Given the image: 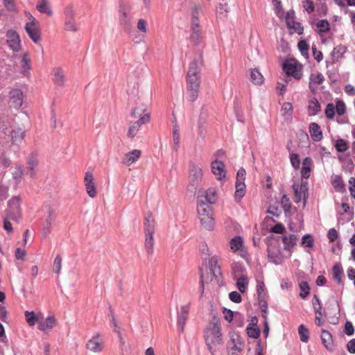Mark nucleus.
I'll return each mask as SVG.
<instances>
[{
	"label": "nucleus",
	"mask_w": 355,
	"mask_h": 355,
	"mask_svg": "<svg viewBox=\"0 0 355 355\" xmlns=\"http://www.w3.org/2000/svg\"><path fill=\"white\" fill-rule=\"evenodd\" d=\"M197 211L201 225L208 230H211L214 225L213 210L202 198L197 200Z\"/></svg>",
	"instance_id": "obj_1"
},
{
	"label": "nucleus",
	"mask_w": 355,
	"mask_h": 355,
	"mask_svg": "<svg viewBox=\"0 0 355 355\" xmlns=\"http://www.w3.org/2000/svg\"><path fill=\"white\" fill-rule=\"evenodd\" d=\"M202 65V55L193 60L189 64L187 72V87H200V67Z\"/></svg>",
	"instance_id": "obj_2"
},
{
	"label": "nucleus",
	"mask_w": 355,
	"mask_h": 355,
	"mask_svg": "<svg viewBox=\"0 0 355 355\" xmlns=\"http://www.w3.org/2000/svg\"><path fill=\"white\" fill-rule=\"evenodd\" d=\"M220 327L218 323H214L210 325L206 334V343L209 350L212 355H214V348L220 345L222 343Z\"/></svg>",
	"instance_id": "obj_3"
},
{
	"label": "nucleus",
	"mask_w": 355,
	"mask_h": 355,
	"mask_svg": "<svg viewBox=\"0 0 355 355\" xmlns=\"http://www.w3.org/2000/svg\"><path fill=\"white\" fill-rule=\"evenodd\" d=\"M207 268L210 270V274L211 275V278L209 279V278L206 279L202 272H200V287L202 288V293H203L204 291V283H208L209 281H212L213 277H214L217 282L219 281V277L221 276L222 273L220 271V268L218 264V259L216 257H212L210 259H209V261L207 263Z\"/></svg>",
	"instance_id": "obj_4"
},
{
	"label": "nucleus",
	"mask_w": 355,
	"mask_h": 355,
	"mask_svg": "<svg viewBox=\"0 0 355 355\" xmlns=\"http://www.w3.org/2000/svg\"><path fill=\"white\" fill-rule=\"evenodd\" d=\"M189 184L188 190L195 193L202 177V171L200 167L194 164H190Z\"/></svg>",
	"instance_id": "obj_5"
},
{
	"label": "nucleus",
	"mask_w": 355,
	"mask_h": 355,
	"mask_svg": "<svg viewBox=\"0 0 355 355\" xmlns=\"http://www.w3.org/2000/svg\"><path fill=\"white\" fill-rule=\"evenodd\" d=\"M20 198L19 196H15L8 202L6 209L7 216L13 220L19 221L21 217Z\"/></svg>",
	"instance_id": "obj_6"
},
{
	"label": "nucleus",
	"mask_w": 355,
	"mask_h": 355,
	"mask_svg": "<svg viewBox=\"0 0 355 355\" xmlns=\"http://www.w3.org/2000/svg\"><path fill=\"white\" fill-rule=\"evenodd\" d=\"M245 170L243 168H240L237 172L236 181V191L234 198L236 202H239L245 193Z\"/></svg>",
	"instance_id": "obj_7"
},
{
	"label": "nucleus",
	"mask_w": 355,
	"mask_h": 355,
	"mask_svg": "<svg viewBox=\"0 0 355 355\" xmlns=\"http://www.w3.org/2000/svg\"><path fill=\"white\" fill-rule=\"evenodd\" d=\"M131 8L129 6L121 3L119 6V23L123 26L125 31L128 32L132 26Z\"/></svg>",
	"instance_id": "obj_8"
},
{
	"label": "nucleus",
	"mask_w": 355,
	"mask_h": 355,
	"mask_svg": "<svg viewBox=\"0 0 355 355\" xmlns=\"http://www.w3.org/2000/svg\"><path fill=\"white\" fill-rule=\"evenodd\" d=\"M268 257L270 261L275 265L282 264L283 262V257L279 249V246L275 243L273 241H270L268 243Z\"/></svg>",
	"instance_id": "obj_9"
},
{
	"label": "nucleus",
	"mask_w": 355,
	"mask_h": 355,
	"mask_svg": "<svg viewBox=\"0 0 355 355\" xmlns=\"http://www.w3.org/2000/svg\"><path fill=\"white\" fill-rule=\"evenodd\" d=\"M189 304L182 306L180 311L178 310L177 325L180 333L184 331L186 321L188 319Z\"/></svg>",
	"instance_id": "obj_10"
},
{
	"label": "nucleus",
	"mask_w": 355,
	"mask_h": 355,
	"mask_svg": "<svg viewBox=\"0 0 355 355\" xmlns=\"http://www.w3.org/2000/svg\"><path fill=\"white\" fill-rule=\"evenodd\" d=\"M7 43L9 47L15 52L20 49V39L17 33L14 30H8L6 33Z\"/></svg>",
	"instance_id": "obj_11"
},
{
	"label": "nucleus",
	"mask_w": 355,
	"mask_h": 355,
	"mask_svg": "<svg viewBox=\"0 0 355 355\" xmlns=\"http://www.w3.org/2000/svg\"><path fill=\"white\" fill-rule=\"evenodd\" d=\"M46 207H47V216L46 218L45 221L43 223V229H42V233L45 236H46L49 234L51 233V226L56 218L55 211L54 209H51L49 206H46Z\"/></svg>",
	"instance_id": "obj_12"
},
{
	"label": "nucleus",
	"mask_w": 355,
	"mask_h": 355,
	"mask_svg": "<svg viewBox=\"0 0 355 355\" xmlns=\"http://www.w3.org/2000/svg\"><path fill=\"white\" fill-rule=\"evenodd\" d=\"M211 172L218 180L225 178V164L223 162L216 159L211 164Z\"/></svg>",
	"instance_id": "obj_13"
},
{
	"label": "nucleus",
	"mask_w": 355,
	"mask_h": 355,
	"mask_svg": "<svg viewBox=\"0 0 355 355\" xmlns=\"http://www.w3.org/2000/svg\"><path fill=\"white\" fill-rule=\"evenodd\" d=\"M147 123L148 116L142 117V119H139L135 122L130 123L128 127L127 136L130 139L134 138L139 132L141 125Z\"/></svg>",
	"instance_id": "obj_14"
},
{
	"label": "nucleus",
	"mask_w": 355,
	"mask_h": 355,
	"mask_svg": "<svg viewBox=\"0 0 355 355\" xmlns=\"http://www.w3.org/2000/svg\"><path fill=\"white\" fill-rule=\"evenodd\" d=\"M10 99L11 105L15 108H19L23 103V93L19 89H12L10 93Z\"/></svg>",
	"instance_id": "obj_15"
},
{
	"label": "nucleus",
	"mask_w": 355,
	"mask_h": 355,
	"mask_svg": "<svg viewBox=\"0 0 355 355\" xmlns=\"http://www.w3.org/2000/svg\"><path fill=\"white\" fill-rule=\"evenodd\" d=\"M284 71L287 76H292L297 79L300 78L297 70V64L294 61L286 60L283 63L282 66Z\"/></svg>",
	"instance_id": "obj_16"
},
{
	"label": "nucleus",
	"mask_w": 355,
	"mask_h": 355,
	"mask_svg": "<svg viewBox=\"0 0 355 355\" xmlns=\"http://www.w3.org/2000/svg\"><path fill=\"white\" fill-rule=\"evenodd\" d=\"M141 155L139 150L135 149L126 153L122 159V163L126 166H130L135 163Z\"/></svg>",
	"instance_id": "obj_17"
},
{
	"label": "nucleus",
	"mask_w": 355,
	"mask_h": 355,
	"mask_svg": "<svg viewBox=\"0 0 355 355\" xmlns=\"http://www.w3.org/2000/svg\"><path fill=\"white\" fill-rule=\"evenodd\" d=\"M56 324V319L53 315L48 316L45 320L41 316L39 321L38 329L42 331L51 329Z\"/></svg>",
	"instance_id": "obj_18"
},
{
	"label": "nucleus",
	"mask_w": 355,
	"mask_h": 355,
	"mask_svg": "<svg viewBox=\"0 0 355 355\" xmlns=\"http://www.w3.org/2000/svg\"><path fill=\"white\" fill-rule=\"evenodd\" d=\"M98 336L93 337L87 342L86 345L87 349L93 352H100L103 351L104 348L103 341H99L98 340Z\"/></svg>",
	"instance_id": "obj_19"
},
{
	"label": "nucleus",
	"mask_w": 355,
	"mask_h": 355,
	"mask_svg": "<svg viewBox=\"0 0 355 355\" xmlns=\"http://www.w3.org/2000/svg\"><path fill=\"white\" fill-rule=\"evenodd\" d=\"M155 221L151 213H147L144 218V232L145 234H154Z\"/></svg>",
	"instance_id": "obj_20"
},
{
	"label": "nucleus",
	"mask_w": 355,
	"mask_h": 355,
	"mask_svg": "<svg viewBox=\"0 0 355 355\" xmlns=\"http://www.w3.org/2000/svg\"><path fill=\"white\" fill-rule=\"evenodd\" d=\"M53 81L54 84L59 87H64L65 83V77L62 69L60 67H55L52 71Z\"/></svg>",
	"instance_id": "obj_21"
},
{
	"label": "nucleus",
	"mask_w": 355,
	"mask_h": 355,
	"mask_svg": "<svg viewBox=\"0 0 355 355\" xmlns=\"http://www.w3.org/2000/svg\"><path fill=\"white\" fill-rule=\"evenodd\" d=\"M311 24L316 27L315 31L320 35L327 33L330 28V24L326 19H317Z\"/></svg>",
	"instance_id": "obj_22"
},
{
	"label": "nucleus",
	"mask_w": 355,
	"mask_h": 355,
	"mask_svg": "<svg viewBox=\"0 0 355 355\" xmlns=\"http://www.w3.org/2000/svg\"><path fill=\"white\" fill-rule=\"evenodd\" d=\"M324 78L323 75L321 73L318 72L316 74L312 73L310 76V82H309V89L311 91L314 93L318 87V86L322 84L324 81Z\"/></svg>",
	"instance_id": "obj_23"
},
{
	"label": "nucleus",
	"mask_w": 355,
	"mask_h": 355,
	"mask_svg": "<svg viewBox=\"0 0 355 355\" xmlns=\"http://www.w3.org/2000/svg\"><path fill=\"white\" fill-rule=\"evenodd\" d=\"M133 119H142V117L148 116V123L150 121V113L146 110V106L141 105L137 106L130 113Z\"/></svg>",
	"instance_id": "obj_24"
},
{
	"label": "nucleus",
	"mask_w": 355,
	"mask_h": 355,
	"mask_svg": "<svg viewBox=\"0 0 355 355\" xmlns=\"http://www.w3.org/2000/svg\"><path fill=\"white\" fill-rule=\"evenodd\" d=\"M25 30L33 42L38 43L40 41L41 37L38 26H33L31 24L25 25Z\"/></svg>",
	"instance_id": "obj_25"
},
{
	"label": "nucleus",
	"mask_w": 355,
	"mask_h": 355,
	"mask_svg": "<svg viewBox=\"0 0 355 355\" xmlns=\"http://www.w3.org/2000/svg\"><path fill=\"white\" fill-rule=\"evenodd\" d=\"M309 132L314 141H320L322 139V132L320 127L316 123H311L309 125Z\"/></svg>",
	"instance_id": "obj_26"
},
{
	"label": "nucleus",
	"mask_w": 355,
	"mask_h": 355,
	"mask_svg": "<svg viewBox=\"0 0 355 355\" xmlns=\"http://www.w3.org/2000/svg\"><path fill=\"white\" fill-rule=\"evenodd\" d=\"M321 340L322 343L325 347V348L329 351L334 350V344L332 336L329 331L327 330L322 329L321 334Z\"/></svg>",
	"instance_id": "obj_27"
},
{
	"label": "nucleus",
	"mask_w": 355,
	"mask_h": 355,
	"mask_svg": "<svg viewBox=\"0 0 355 355\" xmlns=\"http://www.w3.org/2000/svg\"><path fill=\"white\" fill-rule=\"evenodd\" d=\"M282 240L284 243V249L287 251H291V248L296 245L298 238L297 235L292 234L289 236H282Z\"/></svg>",
	"instance_id": "obj_28"
},
{
	"label": "nucleus",
	"mask_w": 355,
	"mask_h": 355,
	"mask_svg": "<svg viewBox=\"0 0 355 355\" xmlns=\"http://www.w3.org/2000/svg\"><path fill=\"white\" fill-rule=\"evenodd\" d=\"M199 198H202L204 201L211 206L216 201V191L214 188H209L206 191L205 196H198V199Z\"/></svg>",
	"instance_id": "obj_29"
},
{
	"label": "nucleus",
	"mask_w": 355,
	"mask_h": 355,
	"mask_svg": "<svg viewBox=\"0 0 355 355\" xmlns=\"http://www.w3.org/2000/svg\"><path fill=\"white\" fill-rule=\"evenodd\" d=\"M293 112V107L291 103L286 102L282 105L281 114L286 121H291Z\"/></svg>",
	"instance_id": "obj_30"
},
{
	"label": "nucleus",
	"mask_w": 355,
	"mask_h": 355,
	"mask_svg": "<svg viewBox=\"0 0 355 355\" xmlns=\"http://www.w3.org/2000/svg\"><path fill=\"white\" fill-rule=\"evenodd\" d=\"M312 160L310 157H306L302 162L301 174L302 178H309L310 176Z\"/></svg>",
	"instance_id": "obj_31"
},
{
	"label": "nucleus",
	"mask_w": 355,
	"mask_h": 355,
	"mask_svg": "<svg viewBox=\"0 0 355 355\" xmlns=\"http://www.w3.org/2000/svg\"><path fill=\"white\" fill-rule=\"evenodd\" d=\"M205 122L202 117V114L199 116L198 125V141H204L206 136V127L205 125Z\"/></svg>",
	"instance_id": "obj_32"
},
{
	"label": "nucleus",
	"mask_w": 355,
	"mask_h": 355,
	"mask_svg": "<svg viewBox=\"0 0 355 355\" xmlns=\"http://www.w3.org/2000/svg\"><path fill=\"white\" fill-rule=\"evenodd\" d=\"M346 48L343 46H338L334 49L331 53V63L334 64L338 62V59L340 58L345 53Z\"/></svg>",
	"instance_id": "obj_33"
},
{
	"label": "nucleus",
	"mask_w": 355,
	"mask_h": 355,
	"mask_svg": "<svg viewBox=\"0 0 355 355\" xmlns=\"http://www.w3.org/2000/svg\"><path fill=\"white\" fill-rule=\"evenodd\" d=\"M26 320L29 326L33 327L36 322L39 323L41 318V315H35L34 311H26L24 313Z\"/></svg>",
	"instance_id": "obj_34"
},
{
	"label": "nucleus",
	"mask_w": 355,
	"mask_h": 355,
	"mask_svg": "<svg viewBox=\"0 0 355 355\" xmlns=\"http://www.w3.org/2000/svg\"><path fill=\"white\" fill-rule=\"evenodd\" d=\"M292 187L295 193V202L296 203H299L302 200H303V206L304 207L308 196L306 195L301 194V192L299 190V184L295 182Z\"/></svg>",
	"instance_id": "obj_35"
},
{
	"label": "nucleus",
	"mask_w": 355,
	"mask_h": 355,
	"mask_svg": "<svg viewBox=\"0 0 355 355\" xmlns=\"http://www.w3.org/2000/svg\"><path fill=\"white\" fill-rule=\"evenodd\" d=\"M37 9L39 12L45 13L49 16H51L53 14L47 0H40L37 4Z\"/></svg>",
	"instance_id": "obj_36"
},
{
	"label": "nucleus",
	"mask_w": 355,
	"mask_h": 355,
	"mask_svg": "<svg viewBox=\"0 0 355 355\" xmlns=\"http://www.w3.org/2000/svg\"><path fill=\"white\" fill-rule=\"evenodd\" d=\"M314 300H315V302H318V306H315V303L313 302V309L315 312V313L317 314L316 316H315V323L318 326H321L322 325V321H321V316H322V312H321V309H322V305L320 304V299L318 297L317 295H314Z\"/></svg>",
	"instance_id": "obj_37"
},
{
	"label": "nucleus",
	"mask_w": 355,
	"mask_h": 355,
	"mask_svg": "<svg viewBox=\"0 0 355 355\" xmlns=\"http://www.w3.org/2000/svg\"><path fill=\"white\" fill-rule=\"evenodd\" d=\"M154 234H145V249L148 255H152L153 253V246H154Z\"/></svg>",
	"instance_id": "obj_38"
},
{
	"label": "nucleus",
	"mask_w": 355,
	"mask_h": 355,
	"mask_svg": "<svg viewBox=\"0 0 355 355\" xmlns=\"http://www.w3.org/2000/svg\"><path fill=\"white\" fill-rule=\"evenodd\" d=\"M308 110L310 116L315 115L320 111V105L316 98H313L309 101Z\"/></svg>",
	"instance_id": "obj_39"
},
{
	"label": "nucleus",
	"mask_w": 355,
	"mask_h": 355,
	"mask_svg": "<svg viewBox=\"0 0 355 355\" xmlns=\"http://www.w3.org/2000/svg\"><path fill=\"white\" fill-rule=\"evenodd\" d=\"M24 132L21 129L12 130L11 132V140L13 145H17L21 143L24 139Z\"/></svg>",
	"instance_id": "obj_40"
},
{
	"label": "nucleus",
	"mask_w": 355,
	"mask_h": 355,
	"mask_svg": "<svg viewBox=\"0 0 355 355\" xmlns=\"http://www.w3.org/2000/svg\"><path fill=\"white\" fill-rule=\"evenodd\" d=\"M38 162L35 157L33 155L31 156L28 159L27 162V174H28L31 177H33L35 174V168L37 166Z\"/></svg>",
	"instance_id": "obj_41"
},
{
	"label": "nucleus",
	"mask_w": 355,
	"mask_h": 355,
	"mask_svg": "<svg viewBox=\"0 0 355 355\" xmlns=\"http://www.w3.org/2000/svg\"><path fill=\"white\" fill-rule=\"evenodd\" d=\"M236 286L241 293H245L248 284V279L245 275H241V277H236Z\"/></svg>",
	"instance_id": "obj_42"
},
{
	"label": "nucleus",
	"mask_w": 355,
	"mask_h": 355,
	"mask_svg": "<svg viewBox=\"0 0 355 355\" xmlns=\"http://www.w3.org/2000/svg\"><path fill=\"white\" fill-rule=\"evenodd\" d=\"M250 80L255 85H259L263 83V77L257 69H254L250 72Z\"/></svg>",
	"instance_id": "obj_43"
},
{
	"label": "nucleus",
	"mask_w": 355,
	"mask_h": 355,
	"mask_svg": "<svg viewBox=\"0 0 355 355\" xmlns=\"http://www.w3.org/2000/svg\"><path fill=\"white\" fill-rule=\"evenodd\" d=\"M332 185L337 191H343L345 190V184L340 175H335L332 178Z\"/></svg>",
	"instance_id": "obj_44"
},
{
	"label": "nucleus",
	"mask_w": 355,
	"mask_h": 355,
	"mask_svg": "<svg viewBox=\"0 0 355 355\" xmlns=\"http://www.w3.org/2000/svg\"><path fill=\"white\" fill-rule=\"evenodd\" d=\"M232 273L234 278L241 277V275H244L245 268L240 263H234L232 266Z\"/></svg>",
	"instance_id": "obj_45"
},
{
	"label": "nucleus",
	"mask_w": 355,
	"mask_h": 355,
	"mask_svg": "<svg viewBox=\"0 0 355 355\" xmlns=\"http://www.w3.org/2000/svg\"><path fill=\"white\" fill-rule=\"evenodd\" d=\"M298 333L300 335V340L306 343L309 338V332L307 328L304 324L300 325L298 328Z\"/></svg>",
	"instance_id": "obj_46"
},
{
	"label": "nucleus",
	"mask_w": 355,
	"mask_h": 355,
	"mask_svg": "<svg viewBox=\"0 0 355 355\" xmlns=\"http://www.w3.org/2000/svg\"><path fill=\"white\" fill-rule=\"evenodd\" d=\"M299 287L300 289V296L302 299H305L310 293V287L309 284L306 282H302L300 283Z\"/></svg>",
	"instance_id": "obj_47"
},
{
	"label": "nucleus",
	"mask_w": 355,
	"mask_h": 355,
	"mask_svg": "<svg viewBox=\"0 0 355 355\" xmlns=\"http://www.w3.org/2000/svg\"><path fill=\"white\" fill-rule=\"evenodd\" d=\"M287 26L290 29H293L297 34L301 35L303 33L304 28L300 23L292 20L286 24Z\"/></svg>",
	"instance_id": "obj_48"
},
{
	"label": "nucleus",
	"mask_w": 355,
	"mask_h": 355,
	"mask_svg": "<svg viewBox=\"0 0 355 355\" xmlns=\"http://www.w3.org/2000/svg\"><path fill=\"white\" fill-rule=\"evenodd\" d=\"M64 28L66 31H72V32L78 31V28L77 26L76 19H65Z\"/></svg>",
	"instance_id": "obj_49"
},
{
	"label": "nucleus",
	"mask_w": 355,
	"mask_h": 355,
	"mask_svg": "<svg viewBox=\"0 0 355 355\" xmlns=\"http://www.w3.org/2000/svg\"><path fill=\"white\" fill-rule=\"evenodd\" d=\"M243 244L242 239L241 236H235L233 239H232L230 241V248L233 251H237L239 250Z\"/></svg>",
	"instance_id": "obj_50"
},
{
	"label": "nucleus",
	"mask_w": 355,
	"mask_h": 355,
	"mask_svg": "<svg viewBox=\"0 0 355 355\" xmlns=\"http://www.w3.org/2000/svg\"><path fill=\"white\" fill-rule=\"evenodd\" d=\"M65 19H75L76 12L73 5H68L64 9Z\"/></svg>",
	"instance_id": "obj_51"
},
{
	"label": "nucleus",
	"mask_w": 355,
	"mask_h": 355,
	"mask_svg": "<svg viewBox=\"0 0 355 355\" xmlns=\"http://www.w3.org/2000/svg\"><path fill=\"white\" fill-rule=\"evenodd\" d=\"M335 148L338 152L344 153L348 149L347 143L343 139L336 140Z\"/></svg>",
	"instance_id": "obj_52"
},
{
	"label": "nucleus",
	"mask_w": 355,
	"mask_h": 355,
	"mask_svg": "<svg viewBox=\"0 0 355 355\" xmlns=\"http://www.w3.org/2000/svg\"><path fill=\"white\" fill-rule=\"evenodd\" d=\"M342 275L343 270L338 265H335L333 267V278L337 281L338 284H340L342 282Z\"/></svg>",
	"instance_id": "obj_53"
},
{
	"label": "nucleus",
	"mask_w": 355,
	"mask_h": 355,
	"mask_svg": "<svg viewBox=\"0 0 355 355\" xmlns=\"http://www.w3.org/2000/svg\"><path fill=\"white\" fill-rule=\"evenodd\" d=\"M247 334L249 337L257 338L260 335V330L256 325L249 326L247 327Z\"/></svg>",
	"instance_id": "obj_54"
},
{
	"label": "nucleus",
	"mask_w": 355,
	"mask_h": 355,
	"mask_svg": "<svg viewBox=\"0 0 355 355\" xmlns=\"http://www.w3.org/2000/svg\"><path fill=\"white\" fill-rule=\"evenodd\" d=\"M187 88L189 100L192 102L195 101L198 96L200 87H187Z\"/></svg>",
	"instance_id": "obj_55"
},
{
	"label": "nucleus",
	"mask_w": 355,
	"mask_h": 355,
	"mask_svg": "<svg viewBox=\"0 0 355 355\" xmlns=\"http://www.w3.org/2000/svg\"><path fill=\"white\" fill-rule=\"evenodd\" d=\"M302 245L306 248H311L313 245V236L309 234H305L303 236L301 241Z\"/></svg>",
	"instance_id": "obj_56"
},
{
	"label": "nucleus",
	"mask_w": 355,
	"mask_h": 355,
	"mask_svg": "<svg viewBox=\"0 0 355 355\" xmlns=\"http://www.w3.org/2000/svg\"><path fill=\"white\" fill-rule=\"evenodd\" d=\"M335 107L332 103H329L325 109V114L327 118L329 119H334L335 116Z\"/></svg>",
	"instance_id": "obj_57"
},
{
	"label": "nucleus",
	"mask_w": 355,
	"mask_h": 355,
	"mask_svg": "<svg viewBox=\"0 0 355 355\" xmlns=\"http://www.w3.org/2000/svg\"><path fill=\"white\" fill-rule=\"evenodd\" d=\"M335 110L336 113L340 116L344 114V113L346 111V106L344 102L342 101H337L335 107Z\"/></svg>",
	"instance_id": "obj_58"
},
{
	"label": "nucleus",
	"mask_w": 355,
	"mask_h": 355,
	"mask_svg": "<svg viewBox=\"0 0 355 355\" xmlns=\"http://www.w3.org/2000/svg\"><path fill=\"white\" fill-rule=\"evenodd\" d=\"M61 266H62V259L60 255H57L55 258L54 263H53V271L59 274L61 270Z\"/></svg>",
	"instance_id": "obj_59"
},
{
	"label": "nucleus",
	"mask_w": 355,
	"mask_h": 355,
	"mask_svg": "<svg viewBox=\"0 0 355 355\" xmlns=\"http://www.w3.org/2000/svg\"><path fill=\"white\" fill-rule=\"evenodd\" d=\"M302 3L303 7L309 13L313 12L315 8L312 0H302Z\"/></svg>",
	"instance_id": "obj_60"
},
{
	"label": "nucleus",
	"mask_w": 355,
	"mask_h": 355,
	"mask_svg": "<svg viewBox=\"0 0 355 355\" xmlns=\"http://www.w3.org/2000/svg\"><path fill=\"white\" fill-rule=\"evenodd\" d=\"M85 187L87 193L89 195V196L91 198H94L96 196V190L94 183L93 182L91 184H86Z\"/></svg>",
	"instance_id": "obj_61"
},
{
	"label": "nucleus",
	"mask_w": 355,
	"mask_h": 355,
	"mask_svg": "<svg viewBox=\"0 0 355 355\" xmlns=\"http://www.w3.org/2000/svg\"><path fill=\"white\" fill-rule=\"evenodd\" d=\"M297 46L302 55H308L309 45L304 40H300Z\"/></svg>",
	"instance_id": "obj_62"
},
{
	"label": "nucleus",
	"mask_w": 355,
	"mask_h": 355,
	"mask_svg": "<svg viewBox=\"0 0 355 355\" xmlns=\"http://www.w3.org/2000/svg\"><path fill=\"white\" fill-rule=\"evenodd\" d=\"M257 298L266 297L265 286L263 282L259 283L257 288Z\"/></svg>",
	"instance_id": "obj_63"
},
{
	"label": "nucleus",
	"mask_w": 355,
	"mask_h": 355,
	"mask_svg": "<svg viewBox=\"0 0 355 355\" xmlns=\"http://www.w3.org/2000/svg\"><path fill=\"white\" fill-rule=\"evenodd\" d=\"M281 203L284 211H288L291 209V202L288 197L286 195H284L281 200Z\"/></svg>",
	"instance_id": "obj_64"
}]
</instances>
